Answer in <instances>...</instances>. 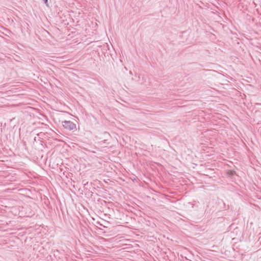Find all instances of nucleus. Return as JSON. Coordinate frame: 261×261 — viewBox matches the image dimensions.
Here are the masks:
<instances>
[{"mask_svg": "<svg viewBox=\"0 0 261 261\" xmlns=\"http://www.w3.org/2000/svg\"><path fill=\"white\" fill-rule=\"evenodd\" d=\"M44 3L46 5H47V4H48V0H42Z\"/></svg>", "mask_w": 261, "mask_h": 261, "instance_id": "obj_2", "label": "nucleus"}, {"mask_svg": "<svg viewBox=\"0 0 261 261\" xmlns=\"http://www.w3.org/2000/svg\"><path fill=\"white\" fill-rule=\"evenodd\" d=\"M63 127L68 130H71L75 128V124L70 121H64L63 122Z\"/></svg>", "mask_w": 261, "mask_h": 261, "instance_id": "obj_1", "label": "nucleus"}]
</instances>
